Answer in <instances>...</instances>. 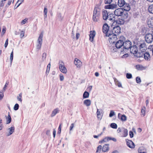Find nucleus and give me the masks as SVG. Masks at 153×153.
Returning a JSON list of instances; mask_svg holds the SVG:
<instances>
[{
  "mask_svg": "<svg viewBox=\"0 0 153 153\" xmlns=\"http://www.w3.org/2000/svg\"><path fill=\"white\" fill-rule=\"evenodd\" d=\"M129 49L131 53L133 54H136L138 51V48L136 45L131 46Z\"/></svg>",
  "mask_w": 153,
  "mask_h": 153,
  "instance_id": "9b49d317",
  "label": "nucleus"
},
{
  "mask_svg": "<svg viewBox=\"0 0 153 153\" xmlns=\"http://www.w3.org/2000/svg\"><path fill=\"white\" fill-rule=\"evenodd\" d=\"M136 81L137 83L140 84L141 82L140 78L139 76L137 77L136 79Z\"/></svg>",
  "mask_w": 153,
  "mask_h": 153,
  "instance_id": "4c0bfd02",
  "label": "nucleus"
},
{
  "mask_svg": "<svg viewBox=\"0 0 153 153\" xmlns=\"http://www.w3.org/2000/svg\"><path fill=\"white\" fill-rule=\"evenodd\" d=\"M42 45L37 44L36 45V49L38 50H39L41 48V47Z\"/></svg>",
  "mask_w": 153,
  "mask_h": 153,
  "instance_id": "864d4df0",
  "label": "nucleus"
},
{
  "mask_svg": "<svg viewBox=\"0 0 153 153\" xmlns=\"http://www.w3.org/2000/svg\"><path fill=\"white\" fill-rule=\"evenodd\" d=\"M97 119L99 120H100L102 118V115H97Z\"/></svg>",
  "mask_w": 153,
  "mask_h": 153,
  "instance_id": "680f3d73",
  "label": "nucleus"
},
{
  "mask_svg": "<svg viewBox=\"0 0 153 153\" xmlns=\"http://www.w3.org/2000/svg\"><path fill=\"white\" fill-rule=\"evenodd\" d=\"M110 11L108 10H103L102 11V15L103 19L104 20H106L108 19V15Z\"/></svg>",
  "mask_w": 153,
  "mask_h": 153,
  "instance_id": "6e6552de",
  "label": "nucleus"
},
{
  "mask_svg": "<svg viewBox=\"0 0 153 153\" xmlns=\"http://www.w3.org/2000/svg\"><path fill=\"white\" fill-rule=\"evenodd\" d=\"M64 79V77L63 75H60V79L61 81H62Z\"/></svg>",
  "mask_w": 153,
  "mask_h": 153,
  "instance_id": "69168bd1",
  "label": "nucleus"
},
{
  "mask_svg": "<svg viewBox=\"0 0 153 153\" xmlns=\"http://www.w3.org/2000/svg\"><path fill=\"white\" fill-rule=\"evenodd\" d=\"M114 81L115 83V84L119 87H122L121 83L119 82L116 78H114Z\"/></svg>",
  "mask_w": 153,
  "mask_h": 153,
  "instance_id": "393cba45",
  "label": "nucleus"
},
{
  "mask_svg": "<svg viewBox=\"0 0 153 153\" xmlns=\"http://www.w3.org/2000/svg\"><path fill=\"white\" fill-rule=\"evenodd\" d=\"M127 146L130 148L133 149L135 147V145L132 141L128 139L126 140Z\"/></svg>",
  "mask_w": 153,
  "mask_h": 153,
  "instance_id": "9d476101",
  "label": "nucleus"
},
{
  "mask_svg": "<svg viewBox=\"0 0 153 153\" xmlns=\"http://www.w3.org/2000/svg\"><path fill=\"white\" fill-rule=\"evenodd\" d=\"M148 10L149 13L153 14V4L149 6Z\"/></svg>",
  "mask_w": 153,
  "mask_h": 153,
  "instance_id": "bb28decb",
  "label": "nucleus"
},
{
  "mask_svg": "<svg viewBox=\"0 0 153 153\" xmlns=\"http://www.w3.org/2000/svg\"><path fill=\"white\" fill-rule=\"evenodd\" d=\"M128 56V53H126L122 56L121 57L123 58H125Z\"/></svg>",
  "mask_w": 153,
  "mask_h": 153,
  "instance_id": "5fc2aeb1",
  "label": "nucleus"
},
{
  "mask_svg": "<svg viewBox=\"0 0 153 153\" xmlns=\"http://www.w3.org/2000/svg\"><path fill=\"white\" fill-rule=\"evenodd\" d=\"M84 104L87 106H89L91 104V100L88 99L85 100L83 102Z\"/></svg>",
  "mask_w": 153,
  "mask_h": 153,
  "instance_id": "b1692460",
  "label": "nucleus"
},
{
  "mask_svg": "<svg viewBox=\"0 0 153 153\" xmlns=\"http://www.w3.org/2000/svg\"><path fill=\"white\" fill-rule=\"evenodd\" d=\"M6 30V28H3L2 29V31L1 33V35L2 36L5 33Z\"/></svg>",
  "mask_w": 153,
  "mask_h": 153,
  "instance_id": "09e8293b",
  "label": "nucleus"
},
{
  "mask_svg": "<svg viewBox=\"0 0 153 153\" xmlns=\"http://www.w3.org/2000/svg\"><path fill=\"white\" fill-rule=\"evenodd\" d=\"M123 6L124 7L123 8V10L125 11H129L130 9V5L128 4L125 3Z\"/></svg>",
  "mask_w": 153,
  "mask_h": 153,
  "instance_id": "412c9836",
  "label": "nucleus"
},
{
  "mask_svg": "<svg viewBox=\"0 0 153 153\" xmlns=\"http://www.w3.org/2000/svg\"><path fill=\"white\" fill-rule=\"evenodd\" d=\"M106 140V139H105V138L104 139H102L100 141H99V143H101L103 142H106V141L105 140Z\"/></svg>",
  "mask_w": 153,
  "mask_h": 153,
  "instance_id": "e2e57ef3",
  "label": "nucleus"
},
{
  "mask_svg": "<svg viewBox=\"0 0 153 153\" xmlns=\"http://www.w3.org/2000/svg\"><path fill=\"white\" fill-rule=\"evenodd\" d=\"M115 22L116 25H118L119 26V25L123 24L124 23V21L121 19H119L118 20H116L115 22Z\"/></svg>",
  "mask_w": 153,
  "mask_h": 153,
  "instance_id": "f3484780",
  "label": "nucleus"
},
{
  "mask_svg": "<svg viewBox=\"0 0 153 153\" xmlns=\"http://www.w3.org/2000/svg\"><path fill=\"white\" fill-rule=\"evenodd\" d=\"M82 65V62L80 60L77 59V68H80Z\"/></svg>",
  "mask_w": 153,
  "mask_h": 153,
  "instance_id": "473e14b6",
  "label": "nucleus"
},
{
  "mask_svg": "<svg viewBox=\"0 0 153 153\" xmlns=\"http://www.w3.org/2000/svg\"><path fill=\"white\" fill-rule=\"evenodd\" d=\"M12 1V0H9L7 4L6 5V6L7 7H8V6L10 4Z\"/></svg>",
  "mask_w": 153,
  "mask_h": 153,
  "instance_id": "4d7b16f0",
  "label": "nucleus"
},
{
  "mask_svg": "<svg viewBox=\"0 0 153 153\" xmlns=\"http://www.w3.org/2000/svg\"><path fill=\"white\" fill-rule=\"evenodd\" d=\"M148 25L149 27L150 28H153V24H151V21L150 22H148Z\"/></svg>",
  "mask_w": 153,
  "mask_h": 153,
  "instance_id": "3c124183",
  "label": "nucleus"
},
{
  "mask_svg": "<svg viewBox=\"0 0 153 153\" xmlns=\"http://www.w3.org/2000/svg\"><path fill=\"white\" fill-rule=\"evenodd\" d=\"M125 3L124 0H118L117 1V4L120 7H122L124 5Z\"/></svg>",
  "mask_w": 153,
  "mask_h": 153,
  "instance_id": "4be33fe9",
  "label": "nucleus"
},
{
  "mask_svg": "<svg viewBox=\"0 0 153 153\" xmlns=\"http://www.w3.org/2000/svg\"><path fill=\"white\" fill-rule=\"evenodd\" d=\"M8 39H7L6 40L4 44V47L5 48H6L8 45Z\"/></svg>",
  "mask_w": 153,
  "mask_h": 153,
  "instance_id": "052dcab7",
  "label": "nucleus"
},
{
  "mask_svg": "<svg viewBox=\"0 0 153 153\" xmlns=\"http://www.w3.org/2000/svg\"><path fill=\"white\" fill-rule=\"evenodd\" d=\"M47 9L46 7H45L44 10V19L47 17Z\"/></svg>",
  "mask_w": 153,
  "mask_h": 153,
  "instance_id": "72a5a7b5",
  "label": "nucleus"
},
{
  "mask_svg": "<svg viewBox=\"0 0 153 153\" xmlns=\"http://www.w3.org/2000/svg\"><path fill=\"white\" fill-rule=\"evenodd\" d=\"M4 5V3L3 2V1L1 0V1L0 2V7H3Z\"/></svg>",
  "mask_w": 153,
  "mask_h": 153,
  "instance_id": "0e129e2a",
  "label": "nucleus"
},
{
  "mask_svg": "<svg viewBox=\"0 0 153 153\" xmlns=\"http://www.w3.org/2000/svg\"><path fill=\"white\" fill-rule=\"evenodd\" d=\"M123 135L121 136L122 137H126L128 135V131L126 128H123Z\"/></svg>",
  "mask_w": 153,
  "mask_h": 153,
  "instance_id": "aec40b11",
  "label": "nucleus"
},
{
  "mask_svg": "<svg viewBox=\"0 0 153 153\" xmlns=\"http://www.w3.org/2000/svg\"><path fill=\"white\" fill-rule=\"evenodd\" d=\"M96 32L94 30L91 31L89 35V40L91 42H92L94 38Z\"/></svg>",
  "mask_w": 153,
  "mask_h": 153,
  "instance_id": "2eb2a0df",
  "label": "nucleus"
},
{
  "mask_svg": "<svg viewBox=\"0 0 153 153\" xmlns=\"http://www.w3.org/2000/svg\"><path fill=\"white\" fill-rule=\"evenodd\" d=\"M121 28L118 25H116L115 22H113L111 25V33L117 34L120 33Z\"/></svg>",
  "mask_w": 153,
  "mask_h": 153,
  "instance_id": "f03ea898",
  "label": "nucleus"
},
{
  "mask_svg": "<svg viewBox=\"0 0 153 153\" xmlns=\"http://www.w3.org/2000/svg\"><path fill=\"white\" fill-rule=\"evenodd\" d=\"M19 106L18 104L16 103L14 107V109L15 110H17L19 108Z\"/></svg>",
  "mask_w": 153,
  "mask_h": 153,
  "instance_id": "37998d69",
  "label": "nucleus"
},
{
  "mask_svg": "<svg viewBox=\"0 0 153 153\" xmlns=\"http://www.w3.org/2000/svg\"><path fill=\"white\" fill-rule=\"evenodd\" d=\"M110 127L114 129H117V125L115 123H112L110 124Z\"/></svg>",
  "mask_w": 153,
  "mask_h": 153,
  "instance_id": "2f4dec72",
  "label": "nucleus"
},
{
  "mask_svg": "<svg viewBox=\"0 0 153 153\" xmlns=\"http://www.w3.org/2000/svg\"><path fill=\"white\" fill-rule=\"evenodd\" d=\"M105 139H106L107 141H108L110 140H112L114 142H116L117 141V140L116 138L109 137H105Z\"/></svg>",
  "mask_w": 153,
  "mask_h": 153,
  "instance_id": "c756f323",
  "label": "nucleus"
},
{
  "mask_svg": "<svg viewBox=\"0 0 153 153\" xmlns=\"http://www.w3.org/2000/svg\"><path fill=\"white\" fill-rule=\"evenodd\" d=\"M102 109H97V115H101L102 114H103L102 113Z\"/></svg>",
  "mask_w": 153,
  "mask_h": 153,
  "instance_id": "c9c22d12",
  "label": "nucleus"
},
{
  "mask_svg": "<svg viewBox=\"0 0 153 153\" xmlns=\"http://www.w3.org/2000/svg\"><path fill=\"white\" fill-rule=\"evenodd\" d=\"M102 31L105 34L106 36L110 35L111 33V27L109 26L106 23L104 24L102 27Z\"/></svg>",
  "mask_w": 153,
  "mask_h": 153,
  "instance_id": "7ed1b4c3",
  "label": "nucleus"
},
{
  "mask_svg": "<svg viewBox=\"0 0 153 153\" xmlns=\"http://www.w3.org/2000/svg\"><path fill=\"white\" fill-rule=\"evenodd\" d=\"M22 93H20L19 94V96H18L17 97V100H18L20 101L21 102H22Z\"/></svg>",
  "mask_w": 153,
  "mask_h": 153,
  "instance_id": "c03bdc74",
  "label": "nucleus"
},
{
  "mask_svg": "<svg viewBox=\"0 0 153 153\" xmlns=\"http://www.w3.org/2000/svg\"><path fill=\"white\" fill-rule=\"evenodd\" d=\"M6 123L7 124L10 123L11 121V118L10 115H7V117H6Z\"/></svg>",
  "mask_w": 153,
  "mask_h": 153,
  "instance_id": "a878e982",
  "label": "nucleus"
},
{
  "mask_svg": "<svg viewBox=\"0 0 153 153\" xmlns=\"http://www.w3.org/2000/svg\"><path fill=\"white\" fill-rule=\"evenodd\" d=\"M118 117H120L121 120L122 121H125L126 120L127 117L126 115H118Z\"/></svg>",
  "mask_w": 153,
  "mask_h": 153,
  "instance_id": "cd10ccee",
  "label": "nucleus"
},
{
  "mask_svg": "<svg viewBox=\"0 0 153 153\" xmlns=\"http://www.w3.org/2000/svg\"><path fill=\"white\" fill-rule=\"evenodd\" d=\"M131 46V41L129 40L126 41L124 42L123 47V50H121V52H123L124 49L128 50Z\"/></svg>",
  "mask_w": 153,
  "mask_h": 153,
  "instance_id": "423d86ee",
  "label": "nucleus"
},
{
  "mask_svg": "<svg viewBox=\"0 0 153 153\" xmlns=\"http://www.w3.org/2000/svg\"><path fill=\"white\" fill-rule=\"evenodd\" d=\"M136 68L137 70H142L144 69V67L142 65H136Z\"/></svg>",
  "mask_w": 153,
  "mask_h": 153,
  "instance_id": "c85d7f7f",
  "label": "nucleus"
},
{
  "mask_svg": "<svg viewBox=\"0 0 153 153\" xmlns=\"http://www.w3.org/2000/svg\"><path fill=\"white\" fill-rule=\"evenodd\" d=\"M144 55V57L145 59L147 61H149L150 59V56L149 53L147 52H145L143 54Z\"/></svg>",
  "mask_w": 153,
  "mask_h": 153,
  "instance_id": "6ab92c4d",
  "label": "nucleus"
},
{
  "mask_svg": "<svg viewBox=\"0 0 153 153\" xmlns=\"http://www.w3.org/2000/svg\"><path fill=\"white\" fill-rule=\"evenodd\" d=\"M101 9L98 6L95 7L93 14L92 20L94 22H96L99 20L101 14Z\"/></svg>",
  "mask_w": 153,
  "mask_h": 153,
  "instance_id": "f257e3e1",
  "label": "nucleus"
},
{
  "mask_svg": "<svg viewBox=\"0 0 153 153\" xmlns=\"http://www.w3.org/2000/svg\"><path fill=\"white\" fill-rule=\"evenodd\" d=\"M25 33L23 31H22L20 35L21 38H22L24 36Z\"/></svg>",
  "mask_w": 153,
  "mask_h": 153,
  "instance_id": "bf43d9fd",
  "label": "nucleus"
},
{
  "mask_svg": "<svg viewBox=\"0 0 153 153\" xmlns=\"http://www.w3.org/2000/svg\"><path fill=\"white\" fill-rule=\"evenodd\" d=\"M89 94L88 92L85 91L83 94V98H88L89 97Z\"/></svg>",
  "mask_w": 153,
  "mask_h": 153,
  "instance_id": "7c9ffc66",
  "label": "nucleus"
},
{
  "mask_svg": "<svg viewBox=\"0 0 153 153\" xmlns=\"http://www.w3.org/2000/svg\"><path fill=\"white\" fill-rule=\"evenodd\" d=\"M115 16L116 15L114 13H111L110 12V13H109L108 19L109 20L111 21L113 23L114 22H115L116 20L115 18Z\"/></svg>",
  "mask_w": 153,
  "mask_h": 153,
  "instance_id": "ddd939ff",
  "label": "nucleus"
},
{
  "mask_svg": "<svg viewBox=\"0 0 153 153\" xmlns=\"http://www.w3.org/2000/svg\"><path fill=\"white\" fill-rule=\"evenodd\" d=\"M13 51L11 52L10 54V63L12 64L13 59Z\"/></svg>",
  "mask_w": 153,
  "mask_h": 153,
  "instance_id": "e433bc0d",
  "label": "nucleus"
},
{
  "mask_svg": "<svg viewBox=\"0 0 153 153\" xmlns=\"http://www.w3.org/2000/svg\"><path fill=\"white\" fill-rule=\"evenodd\" d=\"M63 64H60L59 66V68L60 71L64 73H66L67 72V70L66 68L64 65V63L62 61L61 62Z\"/></svg>",
  "mask_w": 153,
  "mask_h": 153,
  "instance_id": "4468645a",
  "label": "nucleus"
},
{
  "mask_svg": "<svg viewBox=\"0 0 153 153\" xmlns=\"http://www.w3.org/2000/svg\"><path fill=\"white\" fill-rule=\"evenodd\" d=\"M112 1V0H105V4H110Z\"/></svg>",
  "mask_w": 153,
  "mask_h": 153,
  "instance_id": "603ef678",
  "label": "nucleus"
},
{
  "mask_svg": "<svg viewBox=\"0 0 153 153\" xmlns=\"http://www.w3.org/2000/svg\"><path fill=\"white\" fill-rule=\"evenodd\" d=\"M56 131L55 129H53V137L54 138L56 136Z\"/></svg>",
  "mask_w": 153,
  "mask_h": 153,
  "instance_id": "774afa93",
  "label": "nucleus"
},
{
  "mask_svg": "<svg viewBox=\"0 0 153 153\" xmlns=\"http://www.w3.org/2000/svg\"><path fill=\"white\" fill-rule=\"evenodd\" d=\"M145 108H142L141 111V112L142 114V115H145L146 114L145 111Z\"/></svg>",
  "mask_w": 153,
  "mask_h": 153,
  "instance_id": "13d9d810",
  "label": "nucleus"
},
{
  "mask_svg": "<svg viewBox=\"0 0 153 153\" xmlns=\"http://www.w3.org/2000/svg\"><path fill=\"white\" fill-rule=\"evenodd\" d=\"M8 129L9 130V132L7 135V136H9L10 135L13 133V132L14 131L15 128L14 127H12L10 128H8Z\"/></svg>",
  "mask_w": 153,
  "mask_h": 153,
  "instance_id": "5701e85b",
  "label": "nucleus"
},
{
  "mask_svg": "<svg viewBox=\"0 0 153 153\" xmlns=\"http://www.w3.org/2000/svg\"><path fill=\"white\" fill-rule=\"evenodd\" d=\"M126 77L127 79H130L132 78V75L131 74L127 73L126 74Z\"/></svg>",
  "mask_w": 153,
  "mask_h": 153,
  "instance_id": "a18cd8bd",
  "label": "nucleus"
},
{
  "mask_svg": "<svg viewBox=\"0 0 153 153\" xmlns=\"http://www.w3.org/2000/svg\"><path fill=\"white\" fill-rule=\"evenodd\" d=\"M46 134L48 136H49L50 135V131L49 130H47L46 132Z\"/></svg>",
  "mask_w": 153,
  "mask_h": 153,
  "instance_id": "338daca9",
  "label": "nucleus"
},
{
  "mask_svg": "<svg viewBox=\"0 0 153 153\" xmlns=\"http://www.w3.org/2000/svg\"><path fill=\"white\" fill-rule=\"evenodd\" d=\"M46 53H43L42 55V60L43 61H44L46 58Z\"/></svg>",
  "mask_w": 153,
  "mask_h": 153,
  "instance_id": "79ce46f5",
  "label": "nucleus"
},
{
  "mask_svg": "<svg viewBox=\"0 0 153 153\" xmlns=\"http://www.w3.org/2000/svg\"><path fill=\"white\" fill-rule=\"evenodd\" d=\"M109 144H106L104 145L102 148V151L104 152H106L109 150Z\"/></svg>",
  "mask_w": 153,
  "mask_h": 153,
  "instance_id": "a211bd4d",
  "label": "nucleus"
},
{
  "mask_svg": "<svg viewBox=\"0 0 153 153\" xmlns=\"http://www.w3.org/2000/svg\"><path fill=\"white\" fill-rule=\"evenodd\" d=\"M114 13L117 16H121L123 13V10L122 8H119L115 10Z\"/></svg>",
  "mask_w": 153,
  "mask_h": 153,
  "instance_id": "1a4fd4ad",
  "label": "nucleus"
},
{
  "mask_svg": "<svg viewBox=\"0 0 153 153\" xmlns=\"http://www.w3.org/2000/svg\"><path fill=\"white\" fill-rule=\"evenodd\" d=\"M43 32H41L37 40V44H39L40 45L42 44V38L43 37Z\"/></svg>",
  "mask_w": 153,
  "mask_h": 153,
  "instance_id": "dca6fc26",
  "label": "nucleus"
},
{
  "mask_svg": "<svg viewBox=\"0 0 153 153\" xmlns=\"http://www.w3.org/2000/svg\"><path fill=\"white\" fill-rule=\"evenodd\" d=\"M142 148H140L138 149V152L139 153H146V152L144 151L143 150H142Z\"/></svg>",
  "mask_w": 153,
  "mask_h": 153,
  "instance_id": "49530a36",
  "label": "nucleus"
},
{
  "mask_svg": "<svg viewBox=\"0 0 153 153\" xmlns=\"http://www.w3.org/2000/svg\"><path fill=\"white\" fill-rule=\"evenodd\" d=\"M129 135L131 138H132L134 137V133L132 131H129Z\"/></svg>",
  "mask_w": 153,
  "mask_h": 153,
  "instance_id": "8fccbe9b",
  "label": "nucleus"
},
{
  "mask_svg": "<svg viewBox=\"0 0 153 153\" xmlns=\"http://www.w3.org/2000/svg\"><path fill=\"white\" fill-rule=\"evenodd\" d=\"M4 97L3 92V91H0V100H1Z\"/></svg>",
  "mask_w": 153,
  "mask_h": 153,
  "instance_id": "a19ab883",
  "label": "nucleus"
},
{
  "mask_svg": "<svg viewBox=\"0 0 153 153\" xmlns=\"http://www.w3.org/2000/svg\"><path fill=\"white\" fill-rule=\"evenodd\" d=\"M102 148V146L101 145H99L97 147V150L98 151H101Z\"/></svg>",
  "mask_w": 153,
  "mask_h": 153,
  "instance_id": "6e6d98bb",
  "label": "nucleus"
},
{
  "mask_svg": "<svg viewBox=\"0 0 153 153\" xmlns=\"http://www.w3.org/2000/svg\"><path fill=\"white\" fill-rule=\"evenodd\" d=\"M59 111V109L56 108L52 112V115H56V114L58 113Z\"/></svg>",
  "mask_w": 153,
  "mask_h": 153,
  "instance_id": "f704fd0d",
  "label": "nucleus"
},
{
  "mask_svg": "<svg viewBox=\"0 0 153 153\" xmlns=\"http://www.w3.org/2000/svg\"><path fill=\"white\" fill-rule=\"evenodd\" d=\"M123 36H122L121 39H124ZM124 41L123 39H121L118 41L115 44V47L117 48H120L122 46H123Z\"/></svg>",
  "mask_w": 153,
  "mask_h": 153,
  "instance_id": "0eeeda50",
  "label": "nucleus"
},
{
  "mask_svg": "<svg viewBox=\"0 0 153 153\" xmlns=\"http://www.w3.org/2000/svg\"><path fill=\"white\" fill-rule=\"evenodd\" d=\"M110 34L106 36L109 37L108 39L109 42L111 43H115L117 40V35L111 33H110Z\"/></svg>",
  "mask_w": 153,
  "mask_h": 153,
  "instance_id": "20e7f679",
  "label": "nucleus"
},
{
  "mask_svg": "<svg viewBox=\"0 0 153 153\" xmlns=\"http://www.w3.org/2000/svg\"><path fill=\"white\" fill-rule=\"evenodd\" d=\"M140 16L139 13L138 12H136L134 13L133 14V17L134 18L138 17Z\"/></svg>",
  "mask_w": 153,
  "mask_h": 153,
  "instance_id": "ea45409f",
  "label": "nucleus"
},
{
  "mask_svg": "<svg viewBox=\"0 0 153 153\" xmlns=\"http://www.w3.org/2000/svg\"><path fill=\"white\" fill-rule=\"evenodd\" d=\"M146 46V44L145 43H142L140 45H139V48L140 49H141V48H144V47L146 48L145 47Z\"/></svg>",
  "mask_w": 153,
  "mask_h": 153,
  "instance_id": "58836bf2",
  "label": "nucleus"
},
{
  "mask_svg": "<svg viewBox=\"0 0 153 153\" xmlns=\"http://www.w3.org/2000/svg\"><path fill=\"white\" fill-rule=\"evenodd\" d=\"M117 5L116 4H111L106 5L105 6V8L108 9H113L117 7Z\"/></svg>",
  "mask_w": 153,
  "mask_h": 153,
  "instance_id": "f8f14e48",
  "label": "nucleus"
},
{
  "mask_svg": "<svg viewBox=\"0 0 153 153\" xmlns=\"http://www.w3.org/2000/svg\"><path fill=\"white\" fill-rule=\"evenodd\" d=\"M24 0H18L17 3L20 2L18 4V5L16 6V7H15L16 5L15 6L14 8L16 9L22 3V2H23Z\"/></svg>",
  "mask_w": 153,
  "mask_h": 153,
  "instance_id": "de8ad7c7",
  "label": "nucleus"
},
{
  "mask_svg": "<svg viewBox=\"0 0 153 153\" xmlns=\"http://www.w3.org/2000/svg\"><path fill=\"white\" fill-rule=\"evenodd\" d=\"M145 39L147 43H151L153 41V35L152 34L148 33L145 36Z\"/></svg>",
  "mask_w": 153,
  "mask_h": 153,
  "instance_id": "39448f33",
  "label": "nucleus"
}]
</instances>
